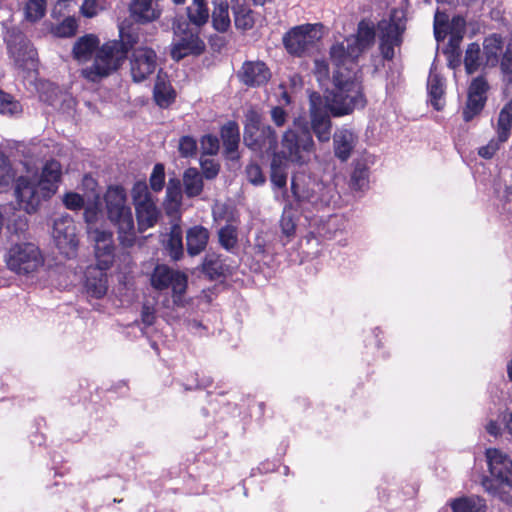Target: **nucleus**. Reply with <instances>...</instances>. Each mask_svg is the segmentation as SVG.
I'll list each match as a JSON object with an SVG mask.
<instances>
[{"label":"nucleus","mask_w":512,"mask_h":512,"mask_svg":"<svg viewBox=\"0 0 512 512\" xmlns=\"http://www.w3.org/2000/svg\"><path fill=\"white\" fill-rule=\"evenodd\" d=\"M220 245L227 251H232L238 242L237 228L234 225L227 224L218 232Z\"/></svg>","instance_id":"41"},{"label":"nucleus","mask_w":512,"mask_h":512,"mask_svg":"<svg viewBox=\"0 0 512 512\" xmlns=\"http://www.w3.org/2000/svg\"><path fill=\"white\" fill-rule=\"evenodd\" d=\"M166 248L169 251L171 258L174 260H178L183 255L182 231L178 225H173L171 227L166 242Z\"/></svg>","instance_id":"36"},{"label":"nucleus","mask_w":512,"mask_h":512,"mask_svg":"<svg viewBox=\"0 0 512 512\" xmlns=\"http://www.w3.org/2000/svg\"><path fill=\"white\" fill-rule=\"evenodd\" d=\"M14 176L15 174L8 158L4 153L0 152V185L8 184Z\"/></svg>","instance_id":"50"},{"label":"nucleus","mask_w":512,"mask_h":512,"mask_svg":"<svg viewBox=\"0 0 512 512\" xmlns=\"http://www.w3.org/2000/svg\"><path fill=\"white\" fill-rule=\"evenodd\" d=\"M334 155L341 162H346L358 143L357 133L347 126L337 128L333 134Z\"/></svg>","instance_id":"22"},{"label":"nucleus","mask_w":512,"mask_h":512,"mask_svg":"<svg viewBox=\"0 0 512 512\" xmlns=\"http://www.w3.org/2000/svg\"><path fill=\"white\" fill-rule=\"evenodd\" d=\"M197 148L196 141L189 136H184L179 140V152L184 157H189L195 154Z\"/></svg>","instance_id":"56"},{"label":"nucleus","mask_w":512,"mask_h":512,"mask_svg":"<svg viewBox=\"0 0 512 512\" xmlns=\"http://www.w3.org/2000/svg\"><path fill=\"white\" fill-rule=\"evenodd\" d=\"M246 175L248 181L253 185H262L265 182V177L262 173V170L257 164H249L246 167Z\"/></svg>","instance_id":"54"},{"label":"nucleus","mask_w":512,"mask_h":512,"mask_svg":"<svg viewBox=\"0 0 512 512\" xmlns=\"http://www.w3.org/2000/svg\"><path fill=\"white\" fill-rule=\"evenodd\" d=\"M341 221L342 218L337 215L330 216L319 226L318 233L324 237H331L337 231Z\"/></svg>","instance_id":"51"},{"label":"nucleus","mask_w":512,"mask_h":512,"mask_svg":"<svg viewBox=\"0 0 512 512\" xmlns=\"http://www.w3.org/2000/svg\"><path fill=\"white\" fill-rule=\"evenodd\" d=\"M99 38L94 34H86L77 39L73 45L72 55L79 63L88 62L100 47Z\"/></svg>","instance_id":"26"},{"label":"nucleus","mask_w":512,"mask_h":512,"mask_svg":"<svg viewBox=\"0 0 512 512\" xmlns=\"http://www.w3.org/2000/svg\"><path fill=\"white\" fill-rule=\"evenodd\" d=\"M271 119L277 127H282L287 120V113L282 107H274L271 110Z\"/></svg>","instance_id":"61"},{"label":"nucleus","mask_w":512,"mask_h":512,"mask_svg":"<svg viewBox=\"0 0 512 512\" xmlns=\"http://www.w3.org/2000/svg\"><path fill=\"white\" fill-rule=\"evenodd\" d=\"M7 52L16 69L22 72L35 71L38 64L37 51L30 40L18 29L8 31Z\"/></svg>","instance_id":"9"},{"label":"nucleus","mask_w":512,"mask_h":512,"mask_svg":"<svg viewBox=\"0 0 512 512\" xmlns=\"http://www.w3.org/2000/svg\"><path fill=\"white\" fill-rule=\"evenodd\" d=\"M6 263L10 270L18 274H29L43 265V257L32 243L15 244L7 255Z\"/></svg>","instance_id":"14"},{"label":"nucleus","mask_w":512,"mask_h":512,"mask_svg":"<svg viewBox=\"0 0 512 512\" xmlns=\"http://www.w3.org/2000/svg\"><path fill=\"white\" fill-rule=\"evenodd\" d=\"M314 73L320 83L327 80L329 77V67L327 62L325 60L316 59L314 61Z\"/></svg>","instance_id":"59"},{"label":"nucleus","mask_w":512,"mask_h":512,"mask_svg":"<svg viewBox=\"0 0 512 512\" xmlns=\"http://www.w3.org/2000/svg\"><path fill=\"white\" fill-rule=\"evenodd\" d=\"M108 218L118 228L119 240L122 245L130 247L135 242V227L131 208L127 205L124 188L109 187L105 194Z\"/></svg>","instance_id":"5"},{"label":"nucleus","mask_w":512,"mask_h":512,"mask_svg":"<svg viewBox=\"0 0 512 512\" xmlns=\"http://www.w3.org/2000/svg\"><path fill=\"white\" fill-rule=\"evenodd\" d=\"M485 456L491 475L512 488V460L509 455L499 449L488 448Z\"/></svg>","instance_id":"20"},{"label":"nucleus","mask_w":512,"mask_h":512,"mask_svg":"<svg viewBox=\"0 0 512 512\" xmlns=\"http://www.w3.org/2000/svg\"><path fill=\"white\" fill-rule=\"evenodd\" d=\"M288 162L280 159V156L273 155L271 161V182L278 188H284L287 183Z\"/></svg>","instance_id":"34"},{"label":"nucleus","mask_w":512,"mask_h":512,"mask_svg":"<svg viewBox=\"0 0 512 512\" xmlns=\"http://www.w3.org/2000/svg\"><path fill=\"white\" fill-rule=\"evenodd\" d=\"M212 24L218 32H226L230 25L229 4L227 0H213Z\"/></svg>","instance_id":"31"},{"label":"nucleus","mask_w":512,"mask_h":512,"mask_svg":"<svg viewBox=\"0 0 512 512\" xmlns=\"http://www.w3.org/2000/svg\"><path fill=\"white\" fill-rule=\"evenodd\" d=\"M244 144L253 152L263 156L275 153L277 134L275 130L262 122L261 113L250 107L244 115Z\"/></svg>","instance_id":"6"},{"label":"nucleus","mask_w":512,"mask_h":512,"mask_svg":"<svg viewBox=\"0 0 512 512\" xmlns=\"http://www.w3.org/2000/svg\"><path fill=\"white\" fill-rule=\"evenodd\" d=\"M309 116L311 130L317 140L322 143L329 142L331 139L332 121L329 113L334 116L326 105V95L324 98L316 92L309 98Z\"/></svg>","instance_id":"17"},{"label":"nucleus","mask_w":512,"mask_h":512,"mask_svg":"<svg viewBox=\"0 0 512 512\" xmlns=\"http://www.w3.org/2000/svg\"><path fill=\"white\" fill-rule=\"evenodd\" d=\"M165 181L164 166L162 164H156L152 170L150 176V186L153 191L159 192L162 190Z\"/></svg>","instance_id":"49"},{"label":"nucleus","mask_w":512,"mask_h":512,"mask_svg":"<svg viewBox=\"0 0 512 512\" xmlns=\"http://www.w3.org/2000/svg\"><path fill=\"white\" fill-rule=\"evenodd\" d=\"M324 26L321 23L303 24L292 28L283 42L290 54L301 56L313 48L323 37Z\"/></svg>","instance_id":"13"},{"label":"nucleus","mask_w":512,"mask_h":512,"mask_svg":"<svg viewBox=\"0 0 512 512\" xmlns=\"http://www.w3.org/2000/svg\"><path fill=\"white\" fill-rule=\"evenodd\" d=\"M453 512H485L486 504L478 496L460 497L450 501Z\"/></svg>","instance_id":"32"},{"label":"nucleus","mask_w":512,"mask_h":512,"mask_svg":"<svg viewBox=\"0 0 512 512\" xmlns=\"http://www.w3.org/2000/svg\"><path fill=\"white\" fill-rule=\"evenodd\" d=\"M70 0H58L52 9L51 16L59 19L64 15V11L68 8Z\"/></svg>","instance_id":"63"},{"label":"nucleus","mask_w":512,"mask_h":512,"mask_svg":"<svg viewBox=\"0 0 512 512\" xmlns=\"http://www.w3.org/2000/svg\"><path fill=\"white\" fill-rule=\"evenodd\" d=\"M495 136L489 142L478 148V155L486 160L492 159L508 141L512 130V100L500 110L496 122H492Z\"/></svg>","instance_id":"12"},{"label":"nucleus","mask_w":512,"mask_h":512,"mask_svg":"<svg viewBox=\"0 0 512 512\" xmlns=\"http://www.w3.org/2000/svg\"><path fill=\"white\" fill-rule=\"evenodd\" d=\"M131 196L136 210L138 229L140 232L153 227L159 216V211L144 181L134 184Z\"/></svg>","instance_id":"15"},{"label":"nucleus","mask_w":512,"mask_h":512,"mask_svg":"<svg viewBox=\"0 0 512 512\" xmlns=\"http://www.w3.org/2000/svg\"><path fill=\"white\" fill-rule=\"evenodd\" d=\"M501 70L506 74L512 73V40L507 44L501 61L499 62Z\"/></svg>","instance_id":"58"},{"label":"nucleus","mask_w":512,"mask_h":512,"mask_svg":"<svg viewBox=\"0 0 512 512\" xmlns=\"http://www.w3.org/2000/svg\"><path fill=\"white\" fill-rule=\"evenodd\" d=\"M368 171L363 168H357L351 175V188L356 191H362L368 187Z\"/></svg>","instance_id":"48"},{"label":"nucleus","mask_w":512,"mask_h":512,"mask_svg":"<svg viewBox=\"0 0 512 512\" xmlns=\"http://www.w3.org/2000/svg\"><path fill=\"white\" fill-rule=\"evenodd\" d=\"M291 190L303 211L319 212L329 207L336 195L332 185L325 184L305 172L293 175Z\"/></svg>","instance_id":"3"},{"label":"nucleus","mask_w":512,"mask_h":512,"mask_svg":"<svg viewBox=\"0 0 512 512\" xmlns=\"http://www.w3.org/2000/svg\"><path fill=\"white\" fill-rule=\"evenodd\" d=\"M182 200V188L178 179H170L166 189V201L169 208L177 209Z\"/></svg>","instance_id":"45"},{"label":"nucleus","mask_w":512,"mask_h":512,"mask_svg":"<svg viewBox=\"0 0 512 512\" xmlns=\"http://www.w3.org/2000/svg\"><path fill=\"white\" fill-rule=\"evenodd\" d=\"M449 35H450L449 52L451 54L450 57L455 55L458 58L459 57V46L463 39V35H460V34H449Z\"/></svg>","instance_id":"62"},{"label":"nucleus","mask_w":512,"mask_h":512,"mask_svg":"<svg viewBox=\"0 0 512 512\" xmlns=\"http://www.w3.org/2000/svg\"><path fill=\"white\" fill-rule=\"evenodd\" d=\"M127 53L128 49L122 41H108L96 50L93 62L81 69V76L87 81L99 82L121 67Z\"/></svg>","instance_id":"4"},{"label":"nucleus","mask_w":512,"mask_h":512,"mask_svg":"<svg viewBox=\"0 0 512 512\" xmlns=\"http://www.w3.org/2000/svg\"><path fill=\"white\" fill-rule=\"evenodd\" d=\"M78 21L73 16H67L62 22L51 26V33L58 38H69L76 34Z\"/></svg>","instance_id":"38"},{"label":"nucleus","mask_w":512,"mask_h":512,"mask_svg":"<svg viewBox=\"0 0 512 512\" xmlns=\"http://www.w3.org/2000/svg\"><path fill=\"white\" fill-rule=\"evenodd\" d=\"M95 248L96 264L85 270L84 287L87 294L95 299L104 297L108 290L107 271L114 262V247H109L107 238L100 240Z\"/></svg>","instance_id":"7"},{"label":"nucleus","mask_w":512,"mask_h":512,"mask_svg":"<svg viewBox=\"0 0 512 512\" xmlns=\"http://www.w3.org/2000/svg\"><path fill=\"white\" fill-rule=\"evenodd\" d=\"M52 238L62 256L67 259L77 256L80 246L79 229L70 215L64 214L54 219Z\"/></svg>","instance_id":"10"},{"label":"nucleus","mask_w":512,"mask_h":512,"mask_svg":"<svg viewBox=\"0 0 512 512\" xmlns=\"http://www.w3.org/2000/svg\"><path fill=\"white\" fill-rule=\"evenodd\" d=\"M465 24V19L461 16H455L449 21L446 13L436 11L434 17V35L436 40H444L448 34L464 35Z\"/></svg>","instance_id":"24"},{"label":"nucleus","mask_w":512,"mask_h":512,"mask_svg":"<svg viewBox=\"0 0 512 512\" xmlns=\"http://www.w3.org/2000/svg\"><path fill=\"white\" fill-rule=\"evenodd\" d=\"M61 176V164L56 160H50L45 163L40 175L28 173L18 177L15 196L21 208L29 214L36 212L42 201L51 198L57 192Z\"/></svg>","instance_id":"2"},{"label":"nucleus","mask_w":512,"mask_h":512,"mask_svg":"<svg viewBox=\"0 0 512 512\" xmlns=\"http://www.w3.org/2000/svg\"><path fill=\"white\" fill-rule=\"evenodd\" d=\"M21 111V105L10 94L0 90V113L3 115H15Z\"/></svg>","instance_id":"46"},{"label":"nucleus","mask_w":512,"mask_h":512,"mask_svg":"<svg viewBox=\"0 0 512 512\" xmlns=\"http://www.w3.org/2000/svg\"><path fill=\"white\" fill-rule=\"evenodd\" d=\"M201 167L207 179H212L216 177L219 172V166L213 160L210 159L202 160Z\"/></svg>","instance_id":"60"},{"label":"nucleus","mask_w":512,"mask_h":512,"mask_svg":"<svg viewBox=\"0 0 512 512\" xmlns=\"http://www.w3.org/2000/svg\"><path fill=\"white\" fill-rule=\"evenodd\" d=\"M154 98L160 107H167L174 99V92L170 84L160 75L154 87Z\"/></svg>","instance_id":"37"},{"label":"nucleus","mask_w":512,"mask_h":512,"mask_svg":"<svg viewBox=\"0 0 512 512\" xmlns=\"http://www.w3.org/2000/svg\"><path fill=\"white\" fill-rule=\"evenodd\" d=\"M159 0H133L130 6L132 17L141 23H147L159 18L161 11Z\"/></svg>","instance_id":"25"},{"label":"nucleus","mask_w":512,"mask_h":512,"mask_svg":"<svg viewBox=\"0 0 512 512\" xmlns=\"http://www.w3.org/2000/svg\"><path fill=\"white\" fill-rule=\"evenodd\" d=\"M107 7V0H84L81 5V14L86 18L96 16L100 11Z\"/></svg>","instance_id":"47"},{"label":"nucleus","mask_w":512,"mask_h":512,"mask_svg":"<svg viewBox=\"0 0 512 512\" xmlns=\"http://www.w3.org/2000/svg\"><path fill=\"white\" fill-rule=\"evenodd\" d=\"M46 7V0H28L23 8L25 19L32 23L39 21L44 17Z\"/></svg>","instance_id":"39"},{"label":"nucleus","mask_w":512,"mask_h":512,"mask_svg":"<svg viewBox=\"0 0 512 512\" xmlns=\"http://www.w3.org/2000/svg\"><path fill=\"white\" fill-rule=\"evenodd\" d=\"M150 281L156 290L171 288L173 302L176 305H182V296L187 288V276L184 273L175 271L167 265L159 264L154 268Z\"/></svg>","instance_id":"16"},{"label":"nucleus","mask_w":512,"mask_h":512,"mask_svg":"<svg viewBox=\"0 0 512 512\" xmlns=\"http://www.w3.org/2000/svg\"><path fill=\"white\" fill-rule=\"evenodd\" d=\"M209 232L203 226L191 227L186 233L187 251L191 256L200 254L207 246Z\"/></svg>","instance_id":"28"},{"label":"nucleus","mask_w":512,"mask_h":512,"mask_svg":"<svg viewBox=\"0 0 512 512\" xmlns=\"http://www.w3.org/2000/svg\"><path fill=\"white\" fill-rule=\"evenodd\" d=\"M486 97L468 94L466 107L463 111V118L466 122L471 121L484 107Z\"/></svg>","instance_id":"43"},{"label":"nucleus","mask_w":512,"mask_h":512,"mask_svg":"<svg viewBox=\"0 0 512 512\" xmlns=\"http://www.w3.org/2000/svg\"><path fill=\"white\" fill-rule=\"evenodd\" d=\"M398 12L394 11L390 20H382L378 24L380 33V51L384 59L391 60L395 51L394 48L402 42V33L405 30V24L399 17L396 21Z\"/></svg>","instance_id":"18"},{"label":"nucleus","mask_w":512,"mask_h":512,"mask_svg":"<svg viewBox=\"0 0 512 512\" xmlns=\"http://www.w3.org/2000/svg\"><path fill=\"white\" fill-rule=\"evenodd\" d=\"M280 227L282 234L287 238L294 235L296 230V217L291 204H287L283 209L280 219Z\"/></svg>","instance_id":"42"},{"label":"nucleus","mask_w":512,"mask_h":512,"mask_svg":"<svg viewBox=\"0 0 512 512\" xmlns=\"http://www.w3.org/2000/svg\"><path fill=\"white\" fill-rule=\"evenodd\" d=\"M7 230L11 235H15L18 238L24 236L28 230V219L21 213H13L7 221Z\"/></svg>","instance_id":"44"},{"label":"nucleus","mask_w":512,"mask_h":512,"mask_svg":"<svg viewBox=\"0 0 512 512\" xmlns=\"http://www.w3.org/2000/svg\"><path fill=\"white\" fill-rule=\"evenodd\" d=\"M427 89L431 105L436 110H441L445 103L443 98L445 93V83L444 79L432 69L428 77Z\"/></svg>","instance_id":"29"},{"label":"nucleus","mask_w":512,"mask_h":512,"mask_svg":"<svg viewBox=\"0 0 512 512\" xmlns=\"http://www.w3.org/2000/svg\"><path fill=\"white\" fill-rule=\"evenodd\" d=\"M157 67V56L153 49L140 46L133 49L130 71L134 82H142L151 76Z\"/></svg>","instance_id":"19"},{"label":"nucleus","mask_w":512,"mask_h":512,"mask_svg":"<svg viewBox=\"0 0 512 512\" xmlns=\"http://www.w3.org/2000/svg\"><path fill=\"white\" fill-rule=\"evenodd\" d=\"M241 83L249 87H260L265 85L271 73L267 65L259 60L245 61L237 74Z\"/></svg>","instance_id":"21"},{"label":"nucleus","mask_w":512,"mask_h":512,"mask_svg":"<svg viewBox=\"0 0 512 512\" xmlns=\"http://www.w3.org/2000/svg\"><path fill=\"white\" fill-rule=\"evenodd\" d=\"M503 51V39L498 34H492L483 41V55L485 65L495 67L500 62V55Z\"/></svg>","instance_id":"30"},{"label":"nucleus","mask_w":512,"mask_h":512,"mask_svg":"<svg viewBox=\"0 0 512 512\" xmlns=\"http://www.w3.org/2000/svg\"><path fill=\"white\" fill-rule=\"evenodd\" d=\"M375 40L373 25L361 21L356 35L337 42L330 49V58L337 67L333 76L334 88L326 93V105L334 117L351 114L355 109L366 105L361 77L357 71L356 60Z\"/></svg>","instance_id":"1"},{"label":"nucleus","mask_w":512,"mask_h":512,"mask_svg":"<svg viewBox=\"0 0 512 512\" xmlns=\"http://www.w3.org/2000/svg\"><path fill=\"white\" fill-rule=\"evenodd\" d=\"M102 217L101 204L99 199L91 205H87L84 211V219L87 223V233L89 237L95 242V248H98V240L107 238L109 240V247L113 245V235L110 231L101 229L97 226L99 219Z\"/></svg>","instance_id":"23"},{"label":"nucleus","mask_w":512,"mask_h":512,"mask_svg":"<svg viewBox=\"0 0 512 512\" xmlns=\"http://www.w3.org/2000/svg\"><path fill=\"white\" fill-rule=\"evenodd\" d=\"M205 49L204 41L199 37V29L188 22H179L174 29L171 56L179 61L189 55H199Z\"/></svg>","instance_id":"11"},{"label":"nucleus","mask_w":512,"mask_h":512,"mask_svg":"<svg viewBox=\"0 0 512 512\" xmlns=\"http://www.w3.org/2000/svg\"><path fill=\"white\" fill-rule=\"evenodd\" d=\"M314 152L315 142L306 127L301 132L289 128L281 137V149L274 155L288 163L303 166L311 161Z\"/></svg>","instance_id":"8"},{"label":"nucleus","mask_w":512,"mask_h":512,"mask_svg":"<svg viewBox=\"0 0 512 512\" xmlns=\"http://www.w3.org/2000/svg\"><path fill=\"white\" fill-rule=\"evenodd\" d=\"M189 21L195 25L194 28H200L209 19V10L206 0H193L191 6L187 8Z\"/></svg>","instance_id":"33"},{"label":"nucleus","mask_w":512,"mask_h":512,"mask_svg":"<svg viewBox=\"0 0 512 512\" xmlns=\"http://www.w3.org/2000/svg\"><path fill=\"white\" fill-rule=\"evenodd\" d=\"M63 203L70 210H80L84 207V198L75 192H68L63 197Z\"/></svg>","instance_id":"53"},{"label":"nucleus","mask_w":512,"mask_h":512,"mask_svg":"<svg viewBox=\"0 0 512 512\" xmlns=\"http://www.w3.org/2000/svg\"><path fill=\"white\" fill-rule=\"evenodd\" d=\"M221 138L226 156L231 160L238 159V146L240 141L238 124L234 121L225 124L221 129Z\"/></svg>","instance_id":"27"},{"label":"nucleus","mask_w":512,"mask_h":512,"mask_svg":"<svg viewBox=\"0 0 512 512\" xmlns=\"http://www.w3.org/2000/svg\"><path fill=\"white\" fill-rule=\"evenodd\" d=\"M185 193L189 197L199 195L203 189V180L201 174L195 168H189L183 176Z\"/></svg>","instance_id":"35"},{"label":"nucleus","mask_w":512,"mask_h":512,"mask_svg":"<svg viewBox=\"0 0 512 512\" xmlns=\"http://www.w3.org/2000/svg\"><path fill=\"white\" fill-rule=\"evenodd\" d=\"M141 318H142V322L146 325V326H150L154 323L155 321V312L152 308L148 307V306H144L143 307V310H142V313H141Z\"/></svg>","instance_id":"64"},{"label":"nucleus","mask_w":512,"mask_h":512,"mask_svg":"<svg viewBox=\"0 0 512 512\" xmlns=\"http://www.w3.org/2000/svg\"><path fill=\"white\" fill-rule=\"evenodd\" d=\"M235 25L237 28L247 30L253 26V17L250 11L244 9L235 12Z\"/></svg>","instance_id":"55"},{"label":"nucleus","mask_w":512,"mask_h":512,"mask_svg":"<svg viewBox=\"0 0 512 512\" xmlns=\"http://www.w3.org/2000/svg\"><path fill=\"white\" fill-rule=\"evenodd\" d=\"M480 46L476 43H471L467 50L464 59L465 69L468 74H472L481 66L482 58L480 56Z\"/></svg>","instance_id":"40"},{"label":"nucleus","mask_w":512,"mask_h":512,"mask_svg":"<svg viewBox=\"0 0 512 512\" xmlns=\"http://www.w3.org/2000/svg\"><path fill=\"white\" fill-rule=\"evenodd\" d=\"M219 140L216 136L205 135L201 139V149L206 155H215L219 150Z\"/></svg>","instance_id":"52"},{"label":"nucleus","mask_w":512,"mask_h":512,"mask_svg":"<svg viewBox=\"0 0 512 512\" xmlns=\"http://www.w3.org/2000/svg\"><path fill=\"white\" fill-rule=\"evenodd\" d=\"M487 88L488 85L485 79L483 77H477L472 81L468 94L486 97Z\"/></svg>","instance_id":"57"}]
</instances>
